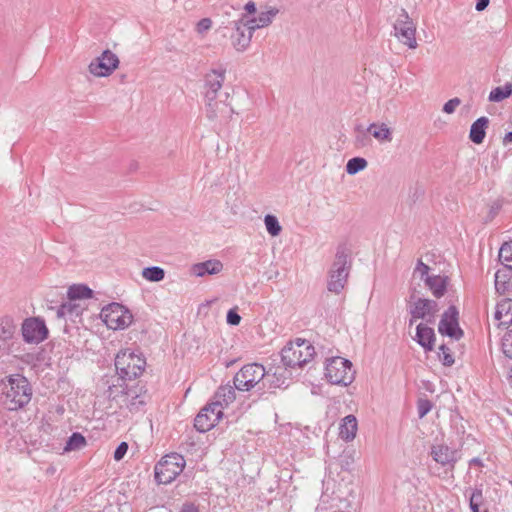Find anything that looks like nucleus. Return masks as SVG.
Instances as JSON below:
<instances>
[{"mask_svg":"<svg viewBox=\"0 0 512 512\" xmlns=\"http://www.w3.org/2000/svg\"><path fill=\"white\" fill-rule=\"evenodd\" d=\"M15 340L0 337V363L3 364L12 353L15 352V346L18 345Z\"/></svg>","mask_w":512,"mask_h":512,"instance_id":"obj_33","label":"nucleus"},{"mask_svg":"<svg viewBox=\"0 0 512 512\" xmlns=\"http://www.w3.org/2000/svg\"><path fill=\"white\" fill-rule=\"evenodd\" d=\"M244 9L248 14H254L257 11L256 4L253 1H249Z\"/></svg>","mask_w":512,"mask_h":512,"instance_id":"obj_52","label":"nucleus"},{"mask_svg":"<svg viewBox=\"0 0 512 512\" xmlns=\"http://www.w3.org/2000/svg\"><path fill=\"white\" fill-rule=\"evenodd\" d=\"M439 358L443 365L452 366L454 364V357L450 352V349L445 345L439 347Z\"/></svg>","mask_w":512,"mask_h":512,"instance_id":"obj_42","label":"nucleus"},{"mask_svg":"<svg viewBox=\"0 0 512 512\" xmlns=\"http://www.w3.org/2000/svg\"><path fill=\"white\" fill-rule=\"evenodd\" d=\"M512 142V132H508L504 137V144Z\"/></svg>","mask_w":512,"mask_h":512,"instance_id":"obj_55","label":"nucleus"},{"mask_svg":"<svg viewBox=\"0 0 512 512\" xmlns=\"http://www.w3.org/2000/svg\"><path fill=\"white\" fill-rule=\"evenodd\" d=\"M367 129L365 130L361 125L355 128L354 145L357 148H364L371 144V139L368 135Z\"/></svg>","mask_w":512,"mask_h":512,"instance_id":"obj_38","label":"nucleus"},{"mask_svg":"<svg viewBox=\"0 0 512 512\" xmlns=\"http://www.w3.org/2000/svg\"><path fill=\"white\" fill-rule=\"evenodd\" d=\"M226 321L229 325L236 326L241 321V316L238 314L236 308L230 309L227 312Z\"/></svg>","mask_w":512,"mask_h":512,"instance_id":"obj_45","label":"nucleus"},{"mask_svg":"<svg viewBox=\"0 0 512 512\" xmlns=\"http://www.w3.org/2000/svg\"><path fill=\"white\" fill-rule=\"evenodd\" d=\"M429 270H430V267L419 260L414 273H419L421 276V279H425L427 276H429L428 275Z\"/></svg>","mask_w":512,"mask_h":512,"instance_id":"obj_49","label":"nucleus"},{"mask_svg":"<svg viewBox=\"0 0 512 512\" xmlns=\"http://www.w3.org/2000/svg\"><path fill=\"white\" fill-rule=\"evenodd\" d=\"M349 270L350 263L348 261L347 249L345 246L340 245L337 248L335 259L329 270L328 291L339 294L347 283Z\"/></svg>","mask_w":512,"mask_h":512,"instance_id":"obj_6","label":"nucleus"},{"mask_svg":"<svg viewBox=\"0 0 512 512\" xmlns=\"http://www.w3.org/2000/svg\"><path fill=\"white\" fill-rule=\"evenodd\" d=\"M212 26V21L209 18H203L197 23V32L204 33Z\"/></svg>","mask_w":512,"mask_h":512,"instance_id":"obj_50","label":"nucleus"},{"mask_svg":"<svg viewBox=\"0 0 512 512\" xmlns=\"http://www.w3.org/2000/svg\"><path fill=\"white\" fill-rule=\"evenodd\" d=\"M470 466H482V461L479 458H473L469 461Z\"/></svg>","mask_w":512,"mask_h":512,"instance_id":"obj_54","label":"nucleus"},{"mask_svg":"<svg viewBox=\"0 0 512 512\" xmlns=\"http://www.w3.org/2000/svg\"><path fill=\"white\" fill-rule=\"evenodd\" d=\"M185 459L178 453L165 455L154 469L155 479L160 484L171 483L184 469Z\"/></svg>","mask_w":512,"mask_h":512,"instance_id":"obj_9","label":"nucleus"},{"mask_svg":"<svg viewBox=\"0 0 512 512\" xmlns=\"http://www.w3.org/2000/svg\"><path fill=\"white\" fill-rule=\"evenodd\" d=\"M101 319L109 329L118 330L128 327L132 322V314L119 303H111L100 313Z\"/></svg>","mask_w":512,"mask_h":512,"instance_id":"obj_10","label":"nucleus"},{"mask_svg":"<svg viewBox=\"0 0 512 512\" xmlns=\"http://www.w3.org/2000/svg\"><path fill=\"white\" fill-rule=\"evenodd\" d=\"M506 277V270H498L495 273V287L500 293H505L507 289Z\"/></svg>","mask_w":512,"mask_h":512,"instance_id":"obj_41","label":"nucleus"},{"mask_svg":"<svg viewBox=\"0 0 512 512\" xmlns=\"http://www.w3.org/2000/svg\"><path fill=\"white\" fill-rule=\"evenodd\" d=\"M128 451V444L121 442L114 451V459L120 461Z\"/></svg>","mask_w":512,"mask_h":512,"instance_id":"obj_47","label":"nucleus"},{"mask_svg":"<svg viewBox=\"0 0 512 512\" xmlns=\"http://www.w3.org/2000/svg\"><path fill=\"white\" fill-rule=\"evenodd\" d=\"M74 300H69L62 305H60L56 310V315L58 318L65 317H78L81 315V307L79 304L73 302Z\"/></svg>","mask_w":512,"mask_h":512,"instance_id":"obj_28","label":"nucleus"},{"mask_svg":"<svg viewBox=\"0 0 512 512\" xmlns=\"http://www.w3.org/2000/svg\"><path fill=\"white\" fill-rule=\"evenodd\" d=\"M225 80V70H212L205 77V112L209 120H228L234 109L226 102L228 92H220Z\"/></svg>","mask_w":512,"mask_h":512,"instance_id":"obj_1","label":"nucleus"},{"mask_svg":"<svg viewBox=\"0 0 512 512\" xmlns=\"http://www.w3.org/2000/svg\"><path fill=\"white\" fill-rule=\"evenodd\" d=\"M264 223L267 232L271 236H278L282 230L281 225L276 216L268 214L264 218Z\"/></svg>","mask_w":512,"mask_h":512,"instance_id":"obj_40","label":"nucleus"},{"mask_svg":"<svg viewBox=\"0 0 512 512\" xmlns=\"http://www.w3.org/2000/svg\"><path fill=\"white\" fill-rule=\"evenodd\" d=\"M499 260L508 270H512V240L504 243L499 250Z\"/></svg>","mask_w":512,"mask_h":512,"instance_id":"obj_37","label":"nucleus"},{"mask_svg":"<svg viewBox=\"0 0 512 512\" xmlns=\"http://www.w3.org/2000/svg\"><path fill=\"white\" fill-rule=\"evenodd\" d=\"M394 30L395 35L402 43L411 49H415L417 47V41L415 38V25L410 20L408 13L404 9H401V13L399 14L398 19L394 24Z\"/></svg>","mask_w":512,"mask_h":512,"instance_id":"obj_12","label":"nucleus"},{"mask_svg":"<svg viewBox=\"0 0 512 512\" xmlns=\"http://www.w3.org/2000/svg\"><path fill=\"white\" fill-rule=\"evenodd\" d=\"M459 312L455 306H450L441 317L438 325V331L442 335L449 336L459 340L463 336V330L458 323Z\"/></svg>","mask_w":512,"mask_h":512,"instance_id":"obj_16","label":"nucleus"},{"mask_svg":"<svg viewBox=\"0 0 512 512\" xmlns=\"http://www.w3.org/2000/svg\"><path fill=\"white\" fill-rule=\"evenodd\" d=\"M502 205H503L502 200H495L491 204L490 209H489V214H488V217L490 220H492L499 213V211L502 208Z\"/></svg>","mask_w":512,"mask_h":512,"instance_id":"obj_48","label":"nucleus"},{"mask_svg":"<svg viewBox=\"0 0 512 512\" xmlns=\"http://www.w3.org/2000/svg\"><path fill=\"white\" fill-rule=\"evenodd\" d=\"M357 427V419L354 415L344 417L339 432L341 439L346 442L352 441L356 436Z\"/></svg>","mask_w":512,"mask_h":512,"instance_id":"obj_24","label":"nucleus"},{"mask_svg":"<svg viewBox=\"0 0 512 512\" xmlns=\"http://www.w3.org/2000/svg\"><path fill=\"white\" fill-rule=\"evenodd\" d=\"M366 159L362 157H354L348 160L346 164V172L349 175H355L367 167Z\"/></svg>","mask_w":512,"mask_h":512,"instance_id":"obj_39","label":"nucleus"},{"mask_svg":"<svg viewBox=\"0 0 512 512\" xmlns=\"http://www.w3.org/2000/svg\"><path fill=\"white\" fill-rule=\"evenodd\" d=\"M192 269L196 276L202 277L206 274L214 275L220 273L223 269V264L219 260L212 259L197 263L193 266Z\"/></svg>","mask_w":512,"mask_h":512,"instance_id":"obj_21","label":"nucleus"},{"mask_svg":"<svg viewBox=\"0 0 512 512\" xmlns=\"http://www.w3.org/2000/svg\"><path fill=\"white\" fill-rule=\"evenodd\" d=\"M248 16L241 13L239 18L229 21L219 28L224 37H229L232 46L238 51H245L251 43L254 30L250 29Z\"/></svg>","mask_w":512,"mask_h":512,"instance_id":"obj_3","label":"nucleus"},{"mask_svg":"<svg viewBox=\"0 0 512 512\" xmlns=\"http://www.w3.org/2000/svg\"><path fill=\"white\" fill-rule=\"evenodd\" d=\"M235 389V386L232 387L231 385L219 387L214 395L213 403L218 404V408L223 410L224 406H228L235 400Z\"/></svg>","mask_w":512,"mask_h":512,"instance_id":"obj_22","label":"nucleus"},{"mask_svg":"<svg viewBox=\"0 0 512 512\" xmlns=\"http://www.w3.org/2000/svg\"><path fill=\"white\" fill-rule=\"evenodd\" d=\"M438 303L434 300L418 298L410 306L411 318L409 325H412L418 319H424L427 323H434L435 316L438 312Z\"/></svg>","mask_w":512,"mask_h":512,"instance_id":"obj_14","label":"nucleus"},{"mask_svg":"<svg viewBox=\"0 0 512 512\" xmlns=\"http://www.w3.org/2000/svg\"><path fill=\"white\" fill-rule=\"evenodd\" d=\"M31 397L32 389L24 376L10 375L0 381V404L6 409L16 411L23 408Z\"/></svg>","mask_w":512,"mask_h":512,"instance_id":"obj_2","label":"nucleus"},{"mask_svg":"<svg viewBox=\"0 0 512 512\" xmlns=\"http://www.w3.org/2000/svg\"><path fill=\"white\" fill-rule=\"evenodd\" d=\"M415 340L426 351H432L435 343V333L431 327L420 323L416 328Z\"/></svg>","mask_w":512,"mask_h":512,"instance_id":"obj_19","label":"nucleus"},{"mask_svg":"<svg viewBox=\"0 0 512 512\" xmlns=\"http://www.w3.org/2000/svg\"><path fill=\"white\" fill-rule=\"evenodd\" d=\"M430 454L433 460L445 469V472L453 471L457 462L456 450L450 449L446 445H434Z\"/></svg>","mask_w":512,"mask_h":512,"instance_id":"obj_17","label":"nucleus"},{"mask_svg":"<svg viewBox=\"0 0 512 512\" xmlns=\"http://www.w3.org/2000/svg\"><path fill=\"white\" fill-rule=\"evenodd\" d=\"M502 346L505 355L509 358H512V329L509 330L503 337Z\"/></svg>","mask_w":512,"mask_h":512,"instance_id":"obj_44","label":"nucleus"},{"mask_svg":"<svg viewBox=\"0 0 512 512\" xmlns=\"http://www.w3.org/2000/svg\"><path fill=\"white\" fill-rule=\"evenodd\" d=\"M277 13H278V9L269 8V9H266L265 11H261L257 17H254V18L248 17V22L251 25L250 29L255 31L256 29H260V28L270 25L273 21V18L277 15Z\"/></svg>","mask_w":512,"mask_h":512,"instance_id":"obj_23","label":"nucleus"},{"mask_svg":"<svg viewBox=\"0 0 512 512\" xmlns=\"http://www.w3.org/2000/svg\"><path fill=\"white\" fill-rule=\"evenodd\" d=\"M367 131L380 143L392 141V131L385 123H371Z\"/></svg>","mask_w":512,"mask_h":512,"instance_id":"obj_26","label":"nucleus"},{"mask_svg":"<svg viewBox=\"0 0 512 512\" xmlns=\"http://www.w3.org/2000/svg\"><path fill=\"white\" fill-rule=\"evenodd\" d=\"M469 506L472 512H487V508L484 507L482 489L475 488L471 490L469 494Z\"/></svg>","mask_w":512,"mask_h":512,"instance_id":"obj_30","label":"nucleus"},{"mask_svg":"<svg viewBox=\"0 0 512 512\" xmlns=\"http://www.w3.org/2000/svg\"><path fill=\"white\" fill-rule=\"evenodd\" d=\"M85 445H86L85 437L79 432H74L67 440L64 450L65 451L80 450L83 447H85Z\"/></svg>","mask_w":512,"mask_h":512,"instance_id":"obj_36","label":"nucleus"},{"mask_svg":"<svg viewBox=\"0 0 512 512\" xmlns=\"http://www.w3.org/2000/svg\"><path fill=\"white\" fill-rule=\"evenodd\" d=\"M325 377L331 384L348 386L355 378V371L348 359L333 357L327 360Z\"/></svg>","mask_w":512,"mask_h":512,"instance_id":"obj_8","label":"nucleus"},{"mask_svg":"<svg viewBox=\"0 0 512 512\" xmlns=\"http://www.w3.org/2000/svg\"><path fill=\"white\" fill-rule=\"evenodd\" d=\"M119 59L110 50H105L101 56L95 58L89 64V72L96 77H107L118 67Z\"/></svg>","mask_w":512,"mask_h":512,"instance_id":"obj_15","label":"nucleus"},{"mask_svg":"<svg viewBox=\"0 0 512 512\" xmlns=\"http://www.w3.org/2000/svg\"><path fill=\"white\" fill-rule=\"evenodd\" d=\"M432 409V403L428 399H419L417 402V411L419 418L425 417Z\"/></svg>","mask_w":512,"mask_h":512,"instance_id":"obj_43","label":"nucleus"},{"mask_svg":"<svg viewBox=\"0 0 512 512\" xmlns=\"http://www.w3.org/2000/svg\"><path fill=\"white\" fill-rule=\"evenodd\" d=\"M286 379V370L277 368L273 374L270 373V379L265 380V384H267L266 388L270 389L286 386Z\"/></svg>","mask_w":512,"mask_h":512,"instance_id":"obj_31","label":"nucleus"},{"mask_svg":"<svg viewBox=\"0 0 512 512\" xmlns=\"http://www.w3.org/2000/svg\"><path fill=\"white\" fill-rule=\"evenodd\" d=\"M494 318L498 321V326L508 328L512 325V299L506 298L497 304Z\"/></svg>","mask_w":512,"mask_h":512,"instance_id":"obj_18","label":"nucleus"},{"mask_svg":"<svg viewBox=\"0 0 512 512\" xmlns=\"http://www.w3.org/2000/svg\"><path fill=\"white\" fill-rule=\"evenodd\" d=\"M181 512H199V510L194 504H184Z\"/></svg>","mask_w":512,"mask_h":512,"instance_id":"obj_53","label":"nucleus"},{"mask_svg":"<svg viewBox=\"0 0 512 512\" xmlns=\"http://www.w3.org/2000/svg\"><path fill=\"white\" fill-rule=\"evenodd\" d=\"M23 340L29 344H39L48 338V328L45 321L39 317H30L21 326Z\"/></svg>","mask_w":512,"mask_h":512,"instance_id":"obj_11","label":"nucleus"},{"mask_svg":"<svg viewBox=\"0 0 512 512\" xmlns=\"http://www.w3.org/2000/svg\"><path fill=\"white\" fill-rule=\"evenodd\" d=\"M270 379V370L266 371L263 365L251 363L244 365L234 376L233 383L239 391H250L261 383L260 390L266 389L265 380Z\"/></svg>","mask_w":512,"mask_h":512,"instance_id":"obj_4","label":"nucleus"},{"mask_svg":"<svg viewBox=\"0 0 512 512\" xmlns=\"http://www.w3.org/2000/svg\"><path fill=\"white\" fill-rule=\"evenodd\" d=\"M461 100L457 97L448 100L443 106V112L451 114L460 105Z\"/></svg>","mask_w":512,"mask_h":512,"instance_id":"obj_46","label":"nucleus"},{"mask_svg":"<svg viewBox=\"0 0 512 512\" xmlns=\"http://www.w3.org/2000/svg\"><path fill=\"white\" fill-rule=\"evenodd\" d=\"M488 125L489 119L487 117L478 118L470 127L469 139L475 144H481L486 136Z\"/></svg>","mask_w":512,"mask_h":512,"instance_id":"obj_20","label":"nucleus"},{"mask_svg":"<svg viewBox=\"0 0 512 512\" xmlns=\"http://www.w3.org/2000/svg\"><path fill=\"white\" fill-rule=\"evenodd\" d=\"M69 300H80V299H88L93 295V291L83 284H74L68 288L67 291Z\"/></svg>","mask_w":512,"mask_h":512,"instance_id":"obj_29","label":"nucleus"},{"mask_svg":"<svg viewBox=\"0 0 512 512\" xmlns=\"http://www.w3.org/2000/svg\"><path fill=\"white\" fill-rule=\"evenodd\" d=\"M424 281L436 298H440L445 294L447 288L446 277L440 275L427 276Z\"/></svg>","mask_w":512,"mask_h":512,"instance_id":"obj_25","label":"nucleus"},{"mask_svg":"<svg viewBox=\"0 0 512 512\" xmlns=\"http://www.w3.org/2000/svg\"><path fill=\"white\" fill-rule=\"evenodd\" d=\"M315 355L313 345L305 339H297L284 346L281 351V360L285 367L302 368L310 362Z\"/></svg>","mask_w":512,"mask_h":512,"instance_id":"obj_5","label":"nucleus"},{"mask_svg":"<svg viewBox=\"0 0 512 512\" xmlns=\"http://www.w3.org/2000/svg\"><path fill=\"white\" fill-rule=\"evenodd\" d=\"M223 416V411L218 408V404L209 403L196 415L194 427L197 431L204 433L211 430Z\"/></svg>","mask_w":512,"mask_h":512,"instance_id":"obj_13","label":"nucleus"},{"mask_svg":"<svg viewBox=\"0 0 512 512\" xmlns=\"http://www.w3.org/2000/svg\"><path fill=\"white\" fill-rule=\"evenodd\" d=\"M127 398V408L130 410V412H138L146 404V399L144 396L133 393L131 390L128 391Z\"/></svg>","mask_w":512,"mask_h":512,"instance_id":"obj_35","label":"nucleus"},{"mask_svg":"<svg viewBox=\"0 0 512 512\" xmlns=\"http://www.w3.org/2000/svg\"><path fill=\"white\" fill-rule=\"evenodd\" d=\"M145 365V359L130 349L120 351L115 358L117 373L125 380H133L140 376L144 371Z\"/></svg>","mask_w":512,"mask_h":512,"instance_id":"obj_7","label":"nucleus"},{"mask_svg":"<svg viewBox=\"0 0 512 512\" xmlns=\"http://www.w3.org/2000/svg\"><path fill=\"white\" fill-rule=\"evenodd\" d=\"M512 94V84L507 83L504 86L494 88L489 94V101L500 102Z\"/></svg>","mask_w":512,"mask_h":512,"instance_id":"obj_32","label":"nucleus"},{"mask_svg":"<svg viewBox=\"0 0 512 512\" xmlns=\"http://www.w3.org/2000/svg\"><path fill=\"white\" fill-rule=\"evenodd\" d=\"M142 276L150 282H159L164 279L165 271L158 266L146 267L142 271Z\"/></svg>","mask_w":512,"mask_h":512,"instance_id":"obj_34","label":"nucleus"},{"mask_svg":"<svg viewBox=\"0 0 512 512\" xmlns=\"http://www.w3.org/2000/svg\"><path fill=\"white\" fill-rule=\"evenodd\" d=\"M17 324L13 317H0V337L16 341Z\"/></svg>","mask_w":512,"mask_h":512,"instance_id":"obj_27","label":"nucleus"},{"mask_svg":"<svg viewBox=\"0 0 512 512\" xmlns=\"http://www.w3.org/2000/svg\"><path fill=\"white\" fill-rule=\"evenodd\" d=\"M490 0H477L475 9L479 12L485 10L489 5Z\"/></svg>","mask_w":512,"mask_h":512,"instance_id":"obj_51","label":"nucleus"}]
</instances>
